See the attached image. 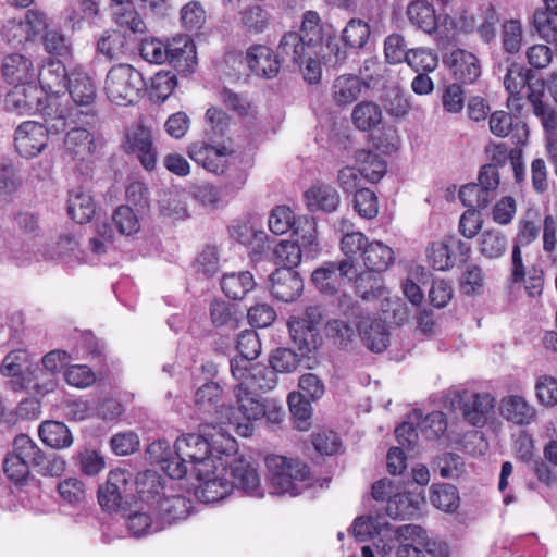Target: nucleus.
<instances>
[{
	"label": "nucleus",
	"instance_id": "obj_37",
	"mask_svg": "<svg viewBox=\"0 0 557 557\" xmlns=\"http://www.w3.org/2000/svg\"><path fill=\"white\" fill-rule=\"evenodd\" d=\"M96 213V205L92 197L81 190L74 189L67 199V214L78 224L88 223Z\"/></svg>",
	"mask_w": 557,
	"mask_h": 557
},
{
	"label": "nucleus",
	"instance_id": "obj_23",
	"mask_svg": "<svg viewBox=\"0 0 557 557\" xmlns=\"http://www.w3.org/2000/svg\"><path fill=\"white\" fill-rule=\"evenodd\" d=\"M494 407V398L488 393H468L461 396V411L466 421L473 426H483Z\"/></svg>",
	"mask_w": 557,
	"mask_h": 557
},
{
	"label": "nucleus",
	"instance_id": "obj_24",
	"mask_svg": "<svg viewBox=\"0 0 557 557\" xmlns=\"http://www.w3.org/2000/svg\"><path fill=\"white\" fill-rule=\"evenodd\" d=\"M273 16L267 5L249 4L238 11V25L249 35L263 34L270 29Z\"/></svg>",
	"mask_w": 557,
	"mask_h": 557
},
{
	"label": "nucleus",
	"instance_id": "obj_22",
	"mask_svg": "<svg viewBox=\"0 0 557 557\" xmlns=\"http://www.w3.org/2000/svg\"><path fill=\"white\" fill-rule=\"evenodd\" d=\"M95 151L94 135L85 127H72L64 138V152L72 161H88Z\"/></svg>",
	"mask_w": 557,
	"mask_h": 557
},
{
	"label": "nucleus",
	"instance_id": "obj_39",
	"mask_svg": "<svg viewBox=\"0 0 557 557\" xmlns=\"http://www.w3.org/2000/svg\"><path fill=\"white\" fill-rule=\"evenodd\" d=\"M355 159L363 177L371 183L381 181L386 173V162L373 151L359 150L356 152Z\"/></svg>",
	"mask_w": 557,
	"mask_h": 557
},
{
	"label": "nucleus",
	"instance_id": "obj_61",
	"mask_svg": "<svg viewBox=\"0 0 557 557\" xmlns=\"http://www.w3.org/2000/svg\"><path fill=\"white\" fill-rule=\"evenodd\" d=\"M125 37L120 32H104L97 41L98 51L109 59L124 53Z\"/></svg>",
	"mask_w": 557,
	"mask_h": 557
},
{
	"label": "nucleus",
	"instance_id": "obj_42",
	"mask_svg": "<svg viewBox=\"0 0 557 557\" xmlns=\"http://www.w3.org/2000/svg\"><path fill=\"white\" fill-rule=\"evenodd\" d=\"M479 250L487 259H497L507 250V238L498 230H486L479 238Z\"/></svg>",
	"mask_w": 557,
	"mask_h": 557
},
{
	"label": "nucleus",
	"instance_id": "obj_38",
	"mask_svg": "<svg viewBox=\"0 0 557 557\" xmlns=\"http://www.w3.org/2000/svg\"><path fill=\"white\" fill-rule=\"evenodd\" d=\"M222 397V388L215 382H207L197 388L195 393V406L201 414H223L224 408L219 410Z\"/></svg>",
	"mask_w": 557,
	"mask_h": 557
},
{
	"label": "nucleus",
	"instance_id": "obj_17",
	"mask_svg": "<svg viewBox=\"0 0 557 557\" xmlns=\"http://www.w3.org/2000/svg\"><path fill=\"white\" fill-rule=\"evenodd\" d=\"M129 480L131 474L125 470L115 469L109 472L104 486L98 491V500L104 510L115 512L123 508Z\"/></svg>",
	"mask_w": 557,
	"mask_h": 557
},
{
	"label": "nucleus",
	"instance_id": "obj_14",
	"mask_svg": "<svg viewBox=\"0 0 557 557\" xmlns=\"http://www.w3.org/2000/svg\"><path fill=\"white\" fill-rule=\"evenodd\" d=\"M47 143V129L41 123L26 121L15 129L14 146L23 158L30 159L38 156L45 149Z\"/></svg>",
	"mask_w": 557,
	"mask_h": 557
},
{
	"label": "nucleus",
	"instance_id": "obj_60",
	"mask_svg": "<svg viewBox=\"0 0 557 557\" xmlns=\"http://www.w3.org/2000/svg\"><path fill=\"white\" fill-rule=\"evenodd\" d=\"M300 358L289 348H277L270 357L271 369L275 373H290L298 368Z\"/></svg>",
	"mask_w": 557,
	"mask_h": 557
},
{
	"label": "nucleus",
	"instance_id": "obj_1",
	"mask_svg": "<svg viewBox=\"0 0 557 557\" xmlns=\"http://www.w3.org/2000/svg\"><path fill=\"white\" fill-rule=\"evenodd\" d=\"M323 26L314 11L304 14L299 32L285 33L277 45V58L282 66L289 71H301L304 79L317 84L321 79V49L323 42Z\"/></svg>",
	"mask_w": 557,
	"mask_h": 557
},
{
	"label": "nucleus",
	"instance_id": "obj_48",
	"mask_svg": "<svg viewBox=\"0 0 557 557\" xmlns=\"http://www.w3.org/2000/svg\"><path fill=\"white\" fill-rule=\"evenodd\" d=\"M295 224V214L292 209L286 206H276L273 208L268 220L269 228L275 235L286 234L290 230H294V233L298 234V228H294Z\"/></svg>",
	"mask_w": 557,
	"mask_h": 557
},
{
	"label": "nucleus",
	"instance_id": "obj_16",
	"mask_svg": "<svg viewBox=\"0 0 557 557\" xmlns=\"http://www.w3.org/2000/svg\"><path fill=\"white\" fill-rule=\"evenodd\" d=\"M65 88L73 102L82 108L76 114L95 115L94 103L97 98V86L87 73L79 70L72 71Z\"/></svg>",
	"mask_w": 557,
	"mask_h": 557
},
{
	"label": "nucleus",
	"instance_id": "obj_58",
	"mask_svg": "<svg viewBox=\"0 0 557 557\" xmlns=\"http://www.w3.org/2000/svg\"><path fill=\"white\" fill-rule=\"evenodd\" d=\"M273 255L275 263L282 264V268L298 267L302 260L298 244L292 240H281L274 248Z\"/></svg>",
	"mask_w": 557,
	"mask_h": 557
},
{
	"label": "nucleus",
	"instance_id": "obj_44",
	"mask_svg": "<svg viewBox=\"0 0 557 557\" xmlns=\"http://www.w3.org/2000/svg\"><path fill=\"white\" fill-rule=\"evenodd\" d=\"M370 27L362 20L351 18L342 32V40L346 48L361 49L370 37Z\"/></svg>",
	"mask_w": 557,
	"mask_h": 557
},
{
	"label": "nucleus",
	"instance_id": "obj_30",
	"mask_svg": "<svg viewBox=\"0 0 557 557\" xmlns=\"http://www.w3.org/2000/svg\"><path fill=\"white\" fill-rule=\"evenodd\" d=\"M139 499L152 507L162 497L164 480L154 470L139 472L135 479Z\"/></svg>",
	"mask_w": 557,
	"mask_h": 557
},
{
	"label": "nucleus",
	"instance_id": "obj_4",
	"mask_svg": "<svg viewBox=\"0 0 557 557\" xmlns=\"http://www.w3.org/2000/svg\"><path fill=\"white\" fill-rule=\"evenodd\" d=\"M265 463L272 494L297 496L311 486L309 468L299 459L273 455L267 457Z\"/></svg>",
	"mask_w": 557,
	"mask_h": 557
},
{
	"label": "nucleus",
	"instance_id": "obj_7",
	"mask_svg": "<svg viewBox=\"0 0 557 557\" xmlns=\"http://www.w3.org/2000/svg\"><path fill=\"white\" fill-rule=\"evenodd\" d=\"M234 404L224 408L226 420L235 428L238 435L251 436L256 422L261 420L264 414L265 399L258 393L237 385L234 387Z\"/></svg>",
	"mask_w": 557,
	"mask_h": 557
},
{
	"label": "nucleus",
	"instance_id": "obj_26",
	"mask_svg": "<svg viewBox=\"0 0 557 557\" xmlns=\"http://www.w3.org/2000/svg\"><path fill=\"white\" fill-rule=\"evenodd\" d=\"M2 75L9 84L20 86L34 83L36 73L28 58L12 53L3 59Z\"/></svg>",
	"mask_w": 557,
	"mask_h": 557
},
{
	"label": "nucleus",
	"instance_id": "obj_18",
	"mask_svg": "<svg viewBox=\"0 0 557 557\" xmlns=\"http://www.w3.org/2000/svg\"><path fill=\"white\" fill-rule=\"evenodd\" d=\"M41 90L34 84L14 86L4 99L5 108L21 115H30L41 108Z\"/></svg>",
	"mask_w": 557,
	"mask_h": 557
},
{
	"label": "nucleus",
	"instance_id": "obj_6",
	"mask_svg": "<svg viewBox=\"0 0 557 557\" xmlns=\"http://www.w3.org/2000/svg\"><path fill=\"white\" fill-rule=\"evenodd\" d=\"M174 449H176L178 456L189 461L190 475L201 483L210 478L215 468L219 470L218 457L221 456L222 451L216 450L219 455H214L215 448L209 438L202 434H183L175 441Z\"/></svg>",
	"mask_w": 557,
	"mask_h": 557
},
{
	"label": "nucleus",
	"instance_id": "obj_12",
	"mask_svg": "<svg viewBox=\"0 0 557 557\" xmlns=\"http://www.w3.org/2000/svg\"><path fill=\"white\" fill-rule=\"evenodd\" d=\"M148 459L157 463L171 479H183L190 473V463L186 458H182L171 450L166 441L152 442L147 448Z\"/></svg>",
	"mask_w": 557,
	"mask_h": 557
},
{
	"label": "nucleus",
	"instance_id": "obj_32",
	"mask_svg": "<svg viewBox=\"0 0 557 557\" xmlns=\"http://www.w3.org/2000/svg\"><path fill=\"white\" fill-rule=\"evenodd\" d=\"M423 498L413 493H397L387 499L386 513L393 519H410L418 515Z\"/></svg>",
	"mask_w": 557,
	"mask_h": 557
},
{
	"label": "nucleus",
	"instance_id": "obj_40",
	"mask_svg": "<svg viewBox=\"0 0 557 557\" xmlns=\"http://www.w3.org/2000/svg\"><path fill=\"white\" fill-rule=\"evenodd\" d=\"M407 15L409 21L422 29L431 34L437 28V18L433 7L425 1H414L408 5Z\"/></svg>",
	"mask_w": 557,
	"mask_h": 557
},
{
	"label": "nucleus",
	"instance_id": "obj_56",
	"mask_svg": "<svg viewBox=\"0 0 557 557\" xmlns=\"http://www.w3.org/2000/svg\"><path fill=\"white\" fill-rule=\"evenodd\" d=\"M447 425L446 414L442 411H432L419 422L422 435L429 441L437 440L443 436L447 430Z\"/></svg>",
	"mask_w": 557,
	"mask_h": 557
},
{
	"label": "nucleus",
	"instance_id": "obj_25",
	"mask_svg": "<svg viewBox=\"0 0 557 557\" xmlns=\"http://www.w3.org/2000/svg\"><path fill=\"white\" fill-rule=\"evenodd\" d=\"M449 67L455 79L461 84H472L481 75V64L475 54L456 49L449 55Z\"/></svg>",
	"mask_w": 557,
	"mask_h": 557
},
{
	"label": "nucleus",
	"instance_id": "obj_51",
	"mask_svg": "<svg viewBox=\"0 0 557 557\" xmlns=\"http://www.w3.org/2000/svg\"><path fill=\"white\" fill-rule=\"evenodd\" d=\"M352 206L359 216L372 220L379 213V201L374 191L360 188L354 194Z\"/></svg>",
	"mask_w": 557,
	"mask_h": 557
},
{
	"label": "nucleus",
	"instance_id": "obj_54",
	"mask_svg": "<svg viewBox=\"0 0 557 557\" xmlns=\"http://www.w3.org/2000/svg\"><path fill=\"white\" fill-rule=\"evenodd\" d=\"M521 127L527 133V125L506 111H495L490 116V129L498 137H506L515 128Z\"/></svg>",
	"mask_w": 557,
	"mask_h": 557
},
{
	"label": "nucleus",
	"instance_id": "obj_53",
	"mask_svg": "<svg viewBox=\"0 0 557 557\" xmlns=\"http://www.w3.org/2000/svg\"><path fill=\"white\" fill-rule=\"evenodd\" d=\"M177 85V78L171 72H158L151 78L150 98L154 102H164Z\"/></svg>",
	"mask_w": 557,
	"mask_h": 557
},
{
	"label": "nucleus",
	"instance_id": "obj_59",
	"mask_svg": "<svg viewBox=\"0 0 557 557\" xmlns=\"http://www.w3.org/2000/svg\"><path fill=\"white\" fill-rule=\"evenodd\" d=\"M65 467L66 462L60 455L57 453L45 454L41 450L34 469L44 476H61Z\"/></svg>",
	"mask_w": 557,
	"mask_h": 557
},
{
	"label": "nucleus",
	"instance_id": "obj_64",
	"mask_svg": "<svg viewBox=\"0 0 557 557\" xmlns=\"http://www.w3.org/2000/svg\"><path fill=\"white\" fill-rule=\"evenodd\" d=\"M536 398L539 403L545 407H554L557 405V380L543 375L535 383Z\"/></svg>",
	"mask_w": 557,
	"mask_h": 557
},
{
	"label": "nucleus",
	"instance_id": "obj_2",
	"mask_svg": "<svg viewBox=\"0 0 557 557\" xmlns=\"http://www.w3.org/2000/svg\"><path fill=\"white\" fill-rule=\"evenodd\" d=\"M218 466L205 483L196 487V496L202 503H216L228 496L235 488L251 497H262L258 465L251 457H232L223 451Z\"/></svg>",
	"mask_w": 557,
	"mask_h": 557
},
{
	"label": "nucleus",
	"instance_id": "obj_33",
	"mask_svg": "<svg viewBox=\"0 0 557 557\" xmlns=\"http://www.w3.org/2000/svg\"><path fill=\"white\" fill-rule=\"evenodd\" d=\"M256 286L253 275L249 271L225 273L221 278V289L233 300L243 299Z\"/></svg>",
	"mask_w": 557,
	"mask_h": 557
},
{
	"label": "nucleus",
	"instance_id": "obj_27",
	"mask_svg": "<svg viewBox=\"0 0 557 557\" xmlns=\"http://www.w3.org/2000/svg\"><path fill=\"white\" fill-rule=\"evenodd\" d=\"M70 74L64 64L59 60H49L41 66L37 74L40 90L51 94H60L69 84Z\"/></svg>",
	"mask_w": 557,
	"mask_h": 557
},
{
	"label": "nucleus",
	"instance_id": "obj_28",
	"mask_svg": "<svg viewBox=\"0 0 557 557\" xmlns=\"http://www.w3.org/2000/svg\"><path fill=\"white\" fill-rule=\"evenodd\" d=\"M500 413L518 425H528L536 418L535 408L520 395H510L502 400Z\"/></svg>",
	"mask_w": 557,
	"mask_h": 557
},
{
	"label": "nucleus",
	"instance_id": "obj_45",
	"mask_svg": "<svg viewBox=\"0 0 557 557\" xmlns=\"http://www.w3.org/2000/svg\"><path fill=\"white\" fill-rule=\"evenodd\" d=\"M494 195L482 188V185L470 183L461 187L459 190V199L468 209L483 210L490 206L494 199Z\"/></svg>",
	"mask_w": 557,
	"mask_h": 557
},
{
	"label": "nucleus",
	"instance_id": "obj_29",
	"mask_svg": "<svg viewBox=\"0 0 557 557\" xmlns=\"http://www.w3.org/2000/svg\"><path fill=\"white\" fill-rule=\"evenodd\" d=\"M305 197L310 211H323L332 213L337 210L341 198L337 190L326 184H318L312 186L305 193Z\"/></svg>",
	"mask_w": 557,
	"mask_h": 557
},
{
	"label": "nucleus",
	"instance_id": "obj_9",
	"mask_svg": "<svg viewBox=\"0 0 557 557\" xmlns=\"http://www.w3.org/2000/svg\"><path fill=\"white\" fill-rule=\"evenodd\" d=\"M230 370L238 382L237 386L255 393L273 389L276 385L275 371L262 363H253L245 359H231Z\"/></svg>",
	"mask_w": 557,
	"mask_h": 557
},
{
	"label": "nucleus",
	"instance_id": "obj_15",
	"mask_svg": "<svg viewBox=\"0 0 557 557\" xmlns=\"http://www.w3.org/2000/svg\"><path fill=\"white\" fill-rule=\"evenodd\" d=\"M124 149L127 153L135 154L147 171L156 169L158 153L150 128L144 125L134 127L126 135Z\"/></svg>",
	"mask_w": 557,
	"mask_h": 557
},
{
	"label": "nucleus",
	"instance_id": "obj_31",
	"mask_svg": "<svg viewBox=\"0 0 557 557\" xmlns=\"http://www.w3.org/2000/svg\"><path fill=\"white\" fill-rule=\"evenodd\" d=\"M363 263L371 273H381L389 269L395 261L393 249L379 240L369 243L363 251Z\"/></svg>",
	"mask_w": 557,
	"mask_h": 557
},
{
	"label": "nucleus",
	"instance_id": "obj_47",
	"mask_svg": "<svg viewBox=\"0 0 557 557\" xmlns=\"http://www.w3.org/2000/svg\"><path fill=\"white\" fill-rule=\"evenodd\" d=\"M211 322L215 327L236 329L238 317L236 308L224 300H213L209 307Z\"/></svg>",
	"mask_w": 557,
	"mask_h": 557
},
{
	"label": "nucleus",
	"instance_id": "obj_11",
	"mask_svg": "<svg viewBox=\"0 0 557 557\" xmlns=\"http://www.w3.org/2000/svg\"><path fill=\"white\" fill-rule=\"evenodd\" d=\"M189 158L208 172L223 174L230 169V163L235 159L232 150L224 146H214L205 140H198L188 147Z\"/></svg>",
	"mask_w": 557,
	"mask_h": 557
},
{
	"label": "nucleus",
	"instance_id": "obj_10",
	"mask_svg": "<svg viewBox=\"0 0 557 557\" xmlns=\"http://www.w3.org/2000/svg\"><path fill=\"white\" fill-rule=\"evenodd\" d=\"M354 277H356V265L354 261L348 259L338 262H325L311 274L314 286L322 294L329 296L336 295L344 282H352Z\"/></svg>",
	"mask_w": 557,
	"mask_h": 557
},
{
	"label": "nucleus",
	"instance_id": "obj_19",
	"mask_svg": "<svg viewBox=\"0 0 557 557\" xmlns=\"http://www.w3.org/2000/svg\"><path fill=\"white\" fill-rule=\"evenodd\" d=\"M159 522L165 527L186 519L191 511V500L181 494L166 495L151 507Z\"/></svg>",
	"mask_w": 557,
	"mask_h": 557
},
{
	"label": "nucleus",
	"instance_id": "obj_52",
	"mask_svg": "<svg viewBox=\"0 0 557 557\" xmlns=\"http://www.w3.org/2000/svg\"><path fill=\"white\" fill-rule=\"evenodd\" d=\"M430 498L431 503L443 511H454L459 506L458 490L450 484L435 485Z\"/></svg>",
	"mask_w": 557,
	"mask_h": 557
},
{
	"label": "nucleus",
	"instance_id": "obj_50",
	"mask_svg": "<svg viewBox=\"0 0 557 557\" xmlns=\"http://www.w3.org/2000/svg\"><path fill=\"white\" fill-rule=\"evenodd\" d=\"M127 528L134 536L141 537L162 531L164 525L159 522L157 517L153 520L146 512L135 511L128 516Z\"/></svg>",
	"mask_w": 557,
	"mask_h": 557
},
{
	"label": "nucleus",
	"instance_id": "obj_13",
	"mask_svg": "<svg viewBox=\"0 0 557 557\" xmlns=\"http://www.w3.org/2000/svg\"><path fill=\"white\" fill-rule=\"evenodd\" d=\"M354 324L364 346L373 352H382L388 345L389 333L385 322L360 311L352 312Z\"/></svg>",
	"mask_w": 557,
	"mask_h": 557
},
{
	"label": "nucleus",
	"instance_id": "obj_41",
	"mask_svg": "<svg viewBox=\"0 0 557 557\" xmlns=\"http://www.w3.org/2000/svg\"><path fill=\"white\" fill-rule=\"evenodd\" d=\"M351 119L358 129L371 131L382 122V110L374 102L363 101L354 108Z\"/></svg>",
	"mask_w": 557,
	"mask_h": 557
},
{
	"label": "nucleus",
	"instance_id": "obj_34",
	"mask_svg": "<svg viewBox=\"0 0 557 557\" xmlns=\"http://www.w3.org/2000/svg\"><path fill=\"white\" fill-rule=\"evenodd\" d=\"M38 435L42 443L53 449L67 448L73 443L69 428L60 421L47 420L40 423Z\"/></svg>",
	"mask_w": 557,
	"mask_h": 557
},
{
	"label": "nucleus",
	"instance_id": "obj_21",
	"mask_svg": "<svg viewBox=\"0 0 557 557\" xmlns=\"http://www.w3.org/2000/svg\"><path fill=\"white\" fill-rule=\"evenodd\" d=\"M246 61L249 69L257 75L264 78H273L282 66L277 52L263 45H255L247 50Z\"/></svg>",
	"mask_w": 557,
	"mask_h": 557
},
{
	"label": "nucleus",
	"instance_id": "obj_5",
	"mask_svg": "<svg viewBox=\"0 0 557 557\" xmlns=\"http://www.w3.org/2000/svg\"><path fill=\"white\" fill-rule=\"evenodd\" d=\"M0 372L10 377L9 385L13 391L33 389L37 394L45 395L54 391L55 381L49 379L44 383L38 382L37 372H42L38 364H34L26 350L10 351L2 360Z\"/></svg>",
	"mask_w": 557,
	"mask_h": 557
},
{
	"label": "nucleus",
	"instance_id": "obj_36",
	"mask_svg": "<svg viewBox=\"0 0 557 557\" xmlns=\"http://www.w3.org/2000/svg\"><path fill=\"white\" fill-rule=\"evenodd\" d=\"M168 62L175 67L189 69L196 64V47L187 36H180L168 42Z\"/></svg>",
	"mask_w": 557,
	"mask_h": 557
},
{
	"label": "nucleus",
	"instance_id": "obj_43",
	"mask_svg": "<svg viewBox=\"0 0 557 557\" xmlns=\"http://www.w3.org/2000/svg\"><path fill=\"white\" fill-rule=\"evenodd\" d=\"M325 334L335 345L344 349L352 348L356 341L355 329L349 322L343 319L327 321Z\"/></svg>",
	"mask_w": 557,
	"mask_h": 557
},
{
	"label": "nucleus",
	"instance_id": "obj_20",
	"mask_svg": "<svg viewBox=\"0 0 557 557\" xmlns=\"http://www.w3.org/2000/svg\"><path fill=\"white\" fill-rule=\"evenodd\" d=\"M270 292L273 297L284 302L294 301L302 292V278L295 270L278 268L270 275Z\"/></svg>",
	"mask_w": 557,
	"mask_h": 557
},
{
	"label": "nucleus",
	"instance_id": "obj_46",
	"mask_svg": "<svg viewBox=\"0 0 557 557\" xmlns=\"http://www.w3.org/2000/svg\"><path fill=\"white\" fill-rule=\"evenodd\" d=\"M361 92L360 81L357 76H339L333 85V97L338 104H349L357 100Z\"/></svg>",
	"mask_w": 557,
	"mask_h": 557
},
{
	"label": "nucleus",
	"instance_id": "obj_62",
	"mask_svg": "<svg viewBox=\"0 0 557 557\" xmlns=\"http://www.w3.org/2000/svg\"><path fill=\"white\" fill-rule=\"evenodd\" d=\"M355 290L362 299L376 298L382 296L381 280L371 272L358 274L356 270Z\"/></svg>",
	"mask_w": 557,
	"mask_h": 557
},
{
	"label": "nucleus",
	"instance_id": "obj_49",
	"mask_svg": "<svg viewBox=\"0 0 557 557\" xmlns=\"http://www.w3.org/2000/svg\"><path fill=\"white\" fill-rule=\"evenodd\" d=\"M112 14L115 23L121 27L133 33H144L146 30V24L133 2L113 9Z\"/></svg>",
	"mask_w": 557,
	"mask_h": 557
},
{
	"label": "nucleus",
	"instance_id": "obj_35",
	"mask_svg": "<svg viewBox=\"0 0 557 557\" xmlns=\"http://www.w3.org/2000/svg\"><path fill=\"white\" fill-rule=\"evenodd\" d=\"M290 337L299 350L311 352L320 344V329L307 324L298 318H293L288 322Z\"/></svg>",
	"mask_w": 557,
	"mask_h": 557
},
{
	"label": "nucleus",
	"instance_id": "obj_3",
	"mask_svg": "<svg viewBox=\"0 0 557 557\" xmlns=\"http://www.w3.org/2000/svg\"><path fill=\"white\" fill-rule=\"evenodd\" d=\"M506 90L516 100L527 98L532 111L540 119L543 128L552 129L556 126L557 110L543 100V83L532 69L512 65L508 67L504 77Z\"/></svg>",
	"mask_w": 557,
	"mask_h": 557
},
{
	"label": "nucleus",
	"instance_id": "obj_8",
	"mask_svg": "<svg viewBox=\"0 0 557 557\" xmlns=\"http://www.w3.org/2000/svg\"><path fill=\"white\" fill-rule=\"evenodd\" d=\"M145 89L146 82L141 73L131 64L113 65L106 76L104 91L107 97L117 106L135 102Z\"/></svg>",
	"mask_w": 557,
	"mask_h": 557
},
{
	"label": "nucleus",
	"instance_id": "obj_63",
	"mask_svg": "<svg viewBox=\"0 0 557 557\" xmlns=\"http://www.w3.org/2000/svg\"><path fill=\"white\" fill-rule=\"evenodd\" d=\"M58 492L63 502L76 506L85 500L86 490L84 483L76 479L70 478L58 484Z\"/></svg>",
	"mask_w": 557,
	"mask_h": 557
},
{
	"label": "nucleus",
	"instance_id": "obj_57",
	"mask_svg": "<svg viewBox=\"0 0 557 557\" xmlns=\"http://www.w3.org/2000/svg\"><path fill=\"white\" fill-rule=\"evenodd\" d=\"M405 61L417 73L433 72L438 65L437 54L424 48L409 50Z\"/></svg>",
	"mask_w": 557,
	"mask_h": 557
},
{
	"label": "nucleus",
	"instance_id": "obj_55",
	"mask_svg": "<svg viewBox=\"0 0 557 557\" xmlns=\"http://www.w3.org/2000/svg\"><path fill=\"white\" fill-rule=\"evenodd\" d=\"M40 451L39 446L26 434H18L13 440L11 453L28 463L29 468H34Z\"/></svg>",
	"mask_w": 557,
	"mask_h": 557
}]
</instances>
